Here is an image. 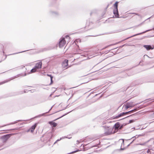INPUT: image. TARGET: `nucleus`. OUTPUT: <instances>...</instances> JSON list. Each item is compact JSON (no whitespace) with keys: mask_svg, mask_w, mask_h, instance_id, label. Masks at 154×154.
Returning a JSON list of instances; mask_svg holds the SVG:
<instances>
[{"mask_svg":"<svg viewBox=\"0 0 154 154\" xmlns=\"http://www.w3.org/2000/svg\"><path fill=\"white\" fill-rule=\"evenodd\" d=\"M42 62H39L37 63L34 67L32 69L29 73H34L38 71V69H40L42 66Z\"/></svg>","mask_w":154,"mask_h":154,"instance_id":"obj_1","label":"nucleus"},{"mask_svg":"<svg viewBox=\"0 0 154 154\" xmlns=\"http://www.w3.org/2000/svg\"><path fill=\"white\" fill-rule=\"evenodd\" d=\"M113 128L112 127H105L104 128V134L105 135H109L113 134L116 131H113Z\"/></svg>","mask_w":154,"mask_h":154,"instance_id":"obj_2","label":"nucleus"},{"mask_svg":"<svg viewBox=\"0 0 154 154\" xmlns=\"http://www.w3.org/2000/svg\"><path fill=\"white\" fill-rule=\"evenodd\" d=\"M118 2H116L114 4V6L115 8L114 10L113 13L116 17H119V14L118 13Z\"/></svg>","mask_w":154,"mask_h":154,"instance_id":"obj_3","label":"nucleus"},{"mask_svg":"<svg viewBox=\"0 0 154 154\" xmlns=\"http://www.w3.org/2000/svg\"><path fill=\"white\" fill-rule=\"evenodd\" d=\"M66 42L64 38H61L60 39L59 43V46L60 48L63 47L66 44Z\"/></svg>","mask_w":154,"mask_h":154,"instance_id":"obj_4","label":"nucleus"},{"mask_svg":"<svg viewBox=\"0 0 154 154\" xmlns=\"http://www.w3.org/2000/svg\"><path fill=\"white\" fill-rule=\"evenodd\" d=\"M135 105L133 104V103L130 102L127 103L126 104H124L123 106L126 109H127L129 108L134 107Z\"/></svg>","mask_w":154,"mask_h":154,"instance_id":"obj_5","label":"nucleus"},{"mask_svg":"<svg viewBox=\"0 0 154 154\" xmlns=\"http://www.w3.org/2000/svg\"><path fill=\"white\" fill-rule=\"evenodd\" d=\"M134 110H132L131 111H128V112H123V113H121L120 114H119L118 115L116 116L115 117V118H114V119H117L118 118H119V117H121L122 116H123L125 114H128L129 112H132Z\"/></svg>","mask_w":154,"mask_h":154,"instance_id":"obj_6","label":"nucleus"},{"mask_svg":"<svg viewBox=\"0 0 154 154\" xmlns=\"http://www.w3.org/2000/svg\"><path fill=\"white\" fill-rule=\"evenodd\" d=\"M143 47L147 50L150 49H153L154 48L153 46L152 47L150 45H144Z\"/></svg>","mask_w":154,"mask_h":154,"instance_id":"obj_7","label":"nucleus"},{"mask_svg":"<svg viewBox=\"0 0 154 154\" xmlns=\"http://www.w3.org/2000/svg\"><path fill=\"white\" fill-rule=\"evenodd\" d=\"M68 65V60H65L62 63V66L64 68L66 67Z\"/></svg>","mask_w":154,"mask_h":154,"instance_id":"obj_8","label":"nucleus"},{"mask_svg":"<svg viewBox=\"0 0 154 154\" xmlns=\"http://www.w3.org/2000/svg\"><path fill=\"white\" fill-rule=\"evenodd\" d=\"M119 123H116L114 126V128H113V129L114 128L115 130V131H117L118 128H119Z\"/></svg>","mask_w":154,"mask_h":154,"instance_id":"obj_9","label":"nucleus"},{"mask_svg":"<svg viewBox=\"0 0 154 154\" xmlns=\"http://www.w3.org/2000/svg\"><path fill=\"white\" fill-rule=\"evenodd\" d=\"M49 123L51 126L52 125L54 127H56L57 125V123L53 121L50 122H49Z\"/></svg>","mask_w":154,"mask_h":154,"instance_id":"obj_10","label":"nucleus"},{"mask_svg":"<svg viewBox=\"0 0 154 154\" xmlns=\"http://www.w3.org/2000/svg\"><path fill=\"white\" fill-rule=\"evenodd\" d=\"M36 127V124L33 125L31 128V132H33L34 131V130L35 129V127Z\"/></svg>","mask_w":154,"mask_h":154,"instance_id":"obj_11","label":"nucleus"},{"mask_svg":"<svg viewBox=\"0 0 154 154\" xmlns=\"http://www.w3.org/2000/svg\"><path fill=\"white\" fill-rule=\"evenodd\" d=\"M47 76L50 77L51 80V83L52 84L53 82V81H52L53 76L51 75H49V74H48Z\"/></svg>","mask_w":154,"mask_h":154,"instance_id":"obj_12","label":"nucleus"},{"mask_svg":"<svg viewBox=\"0 0 154 154\" xmlns=\"http://www.w3.org/2000/svg\"><path fill=\"white\" fill-rule=\"evenodd\" d=\"M119 141H121L123 143L124 142V140L122 139L120 140Z\"/></svg>","mask_w":154,"mask_h":154,"instance_id":"obj_13","label":"nucleus"},{"mask_svg":"<svg viewBox=\"0 0 154 154\" xmlns=\"http://www.w3.org/2000/svg\"><path fill=\"white\" fill-rule=\"evenodd\" d=\"M79 151V150H78H78H76V151H74V152H72L71 153H73L75 152H78V151Z\"/></svg>","mask_w":154,"mask_h":154,"instance_id":"obj_14","label":"nucleus"},{"mask_svg":"<svg viewBox=\"0 0 154 154\" xmlns=\"http://www.w3.org/2000/svg\"><path fill=\"white\" fill-rule=\"evenodd\" d=\"M149 152H150V150L149 149H148L147 151V152L148 153Z\"/></svg>","mask_w":154,"mask_h":154,"instance_id":"obj_15","label":"nucleus"},{"mask_svg":"<svg viewBox=\"0 0 154 154\" xmlns=\"http://www.w3.org/2000/svg\"><path fill=\"white\" fill-rule=\"evenodd\" d=\"M132 122V120H130V122L131 123Z\"/></svg>","mask_w":154,"mask_h":154,"instance_id":"obj_16","label":"nucleus"},{"mask_svg":"<svg viewBox=\"0 0 154 154\" xmlns=\"http://www.w3.org/2000/svg\"><path fill=\"white\" fill-rule=\"evenodd\" d=\"M59 140H57V141H59Z\"/></svg>","mask_w":154,"mask_h":154,"instance_id":"obj_17","label":"nucleus"}]
</instances>
